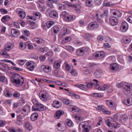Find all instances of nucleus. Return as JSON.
<instances>
[{
	"instance_id": "1",
	"label": "nucleus",
	"mask_w": 132,
	"mask_h": 132,
	"mask_svg": "<svg viewBox=\"0 0 132 132\" xmlns=\"http://www.w3.org/2000/svg\"><path fill=\"white\" fill-rule=\"evenodd\" d=\"M11 80L12 83L16 84V86H19L22 85L24 81L22 76L17 73L13 75L11 78Z\"/></svg>"
},
{
	"instance_id": "2",
	"label": "nucleus",
	"mask_w": 132,
	"mask_h": 132,
	"mask_svg": "<svg viewBox=\"0 0 132 132\" xmlns=\"http://www.w3.org/2000/svg\"><path fill=\"white\" fill-rule=\"evenodd\" d=\"M89 122V121H85L80 123L79 126V129H81L82 128H83L82 132H89L91 126Z\"/></svg>"
},
{
	"instance_id": "3",
	"label": "nucleus",
	"mask_w": 132,
	"mask_h": 132,
	"mask_svg": "<svg viewBox=\"0 0 132 132\" xmlns=\"http://www.w3.org/2000/svg\"><path fill=\"white\" fill-rule=\"evenodd\" d=\"M124 93L127 95H129L132 90V85L127 83H125L123 85Z\"/></svg>"
},
{
	"instance_id": "4",
	"label": "nucleus",
	"mask_w": 132,
	"mask_h": 132,
	"mask_svg": "<svg viewBox=\"0 0 132 132\" xmlns=\"http://www.w3.org/2000/svg\"><path fill=\"white\" fill-rule=\"evenodd\" d=\"M26 65L28 70L30 71H32L34 70L36 64L33 61H28L26 63Z\"/></svg>"
},
{
	"instance_id": "5",
	"label": "nucleus",
	"mask_w": 132,
	"mask_h": 132,
	"mask_svg": "<svg viewBox=\"0 0 132 132\" xmlns=\"http://www.w3.org/2000/svg\"><path fill=\"white\" fill-rule=\"evenodd\" d=\"M105 56V54L102 51H99L94 53L93 55V57L96 59H102Z\"/></svg>"
},
{
	"instance_id": "6",
	"label": "nucleus",
	"mask_w": 132,
	"mask_h": 132,
	"mask_svg": "<svg viewBox=\"0 0 132 132\" xmlns=\"http://www.w3.org/2000/svg\"><path fill=\"white\" fill-rule=\"evenodd\" d=\"M40 68L41 71L46 73L50 72L51 70V67L48 65H42Z\"/></svg>"
},
{
	"instance_id": "7",
	"label": "nucleus",
	"mask_w": 132,
	"mask_h": 132,
	"mask_svg": "<svg viewBox=\"0 0 132 132\" xmlns=\"http://www.w3.org/2000/svg\"><path fill=\"white\" fill-rule=\"evenodd\" d=\"M109 22L111 25L113 26L116 25L118 24V21L116 17L111 16L109 18Z\"/></svg>"
},
{
	"instance_id": "8",
	"label": "nucleus",
	"mask_w": 132,
	"mask_h": 132,
	"mask_svg": "<svg viewBox=\"0 0 132 132\" xmlns=\"http://www.w3.org/2000/svg\"><path fill=\"white\" fill-rule=\"evenodd\" d=\"M98 27V24L96 22L90 23L88 25V28L90 30H93Z\"/></svg>"
},
{
	"instance_id": "9",
	"label": "nucleus",
	"mask_w": 132,
	"mask_h": 132,
	"mask_svg": "<svg viewBox=\"0 0 132 132\" xmlns=\"http://www.w3.org/2000/svg\"><path fill=\"white\" fill-rule=\"evenodd\" d=\"M16 11L18 12L19 16L22 18H24L26 16V13L22 10L20 8H18Z\"/></svg>"
},
{
	"instance_id": "10",
	"label": "nucleus",
	"mask_w": 132,
	"mask_h": 132,
	"mask_svg": "<svg viewBox=\"0 0 132 132\" xmlns=\"http://www.w3.org/2000/svg\"><path fill=\"white\" fill-rule=\"evenodd\" d=\"M110 13L111 15H116L118 17H120L121 16V14L120 12L117 10H111L110 11Z\"/></svg>"
},
{
	"instance_id": "11",
	"label": "nucleus",
	"mask_w": 132,
	"mask_h": 132,
	"mask_svg": "<svg viewBox=\"0 0 132 132\" xmlns=\"http://www.w3.org/2000/svg\"><path fill=\"white\" fill-rule=\"evenodd\" d=\"M123 102L126 105H132V98L130 97H126L123 100Z\"/></svg>"
},
{
	"instance_id": "12",
	"label": "nucleus",
	"mask_w": 132,
	"mask_h": 132,
	"mask_svg": "<svg viewBox=\"0 0 132 132\" xmlns=\"http://www.w3.org/2000/svg\"><path fill=\"white\" fill-rule=\"evenodd\" d=\"M128 25L125 21L122 22L121 26L120 27V30L121 31L124 32L126 31L128 28Z\"/></svg>"
},
{
	"instance_id": "13",
	"label": "nucleus",
	"mask_w": 132,
	"mask_h": 132,
	"mask_svg": "<svg viewBox=\"0 0 132 132\" xmlns=\"http://www.w3.org/2000/svg\"><path fill=\"white\" fill-rule=\"evenodd\" d=\"M12 34L13 36L17 37L20 34L19 31L18 30L12 29L11 30Z\"/></svg>"
},
{
	"instance_id": "14",
	"label": "nucleus",
	"mask_w": 132,
	"mask_h": 132,
	"mask_svg": "<svg viewBox=\"0 0 132 132\" xmlns=\"http://www.w3.org/2000/svg\"><path fill=\"white\" fill-rule=\"evenodd\" d=\"M119 66L117 64L114 63L110 64V70L113 71H116L119 68Z\"/></svg>"
},
{
	"instance_id": "15",
	"label": "nucleus",
	"mask_w": 132,
	"mask_h": 132,
	"mask_svg": "<svg viewBox=\"0 0 132 132\" xmlns=\"http://www.w3.org/2000/svg\"><path fill=\"white\" fill-rule=\"evenodd\" d=\"M86 51V48L85 47L81 48L77 50L76 51V53L77 55L78 56H81Z\"/></svg>"
},
{
	"instance_id": "16",
	"label": "nucleus",
	"mask_w": 132,
	"mask_h": 132,
	"mask_svg": "<svg viewBox=\"0 0 132 132\" xmlns=\"http://www.w3.org/2000/svg\"><path fill=\"white\" fill-rule=\"evenodd\" d=\"M64 113V112L62 110H59L57 111L55 114V118L57 119H59L60 116L63 115Z\"/></svg>"
},
{
	"instance_id": "17",
	"label": "nucleus",
	"mask_w": 132,
	"mask_h": 132,
	"mask_svg": "<svg viewBox=\"0 0 132 132\" xmlns=\"http://www.w3.org/2000/svg\"><path fill=\"white\" fill-rule=\"evenodd\" d=\"M107 105L109 106L110 109L113 110L114 108V105L113 101L111 100H106V101Z\"/></svg>"
},
{
	"instance_id": "18",
	"label": "nucleus",
	"mask_w": 132,
	"mask_h": 132,
	"mask_svg": "<svg viewBox=\"0 0 132 132\" xmlns=\"http://www.w3.org/2000/svg\"><path fill=\"white\" fill-rule=\"evenodd\" d=\"M23 116L19 115L17 116L16 121L17 123L19 125H22L23 121Z\"/></svg>"
},
{
	"instance_id": "19",
	"label": "nucleus",
	"mask_w": 132,
	"mask_h": 132,
	"mask_svg": "<svg viewBox=\"0 0 132 132\" xmlns=\"http://www.w3.org/2000/svg\"><path fill=\"white\" fill-rule=\"evenodd\" d=\"M57 0H47L46 4L48 7L53 8L54 6L52 3L57 2Z\"/></svg>"
},
{
	"instance_id": "20",
	"label": "nucleus",
	"mask_w": 132,
	"mask_h": 132,
	"mask_svg": "<svg viewBox=\"0 0 132 132\" xmlns=\"http://www.w3.org/2000/svg\"><path fill=\"white\" fill-rule=\"evenodd\" d=\"M9 69V67L5 64L2 63H0V69L1 70L5 72Z\"/></svg>"
},
{
	"instance_id": "21",
	"label": "nucleus",
	"mask_w": 132,
	"mask_h": 132,
	"mask_svg": "<svg viewBox=\"0 0 132 132\" xmlns=\"http://www.w3.org/2000/svg\"><path fill=\"white\" fill-rule=\"evenodd\" d=\"M49 15L51 18H55L58 17V14L56 11H52L49 13Z\"/></svg>"
},
{
	"instance_id": "22",
	"label": "nucleus",
	"mask_w": 132,
	"mask_h": 132,
	"mask_svg": "<svg viewBox=\"0 0 132 132\" xmlns=\"http://www.w3.org/2000/svg\"><path fill=\"white\" fill-rule=\"evenodd\" d=\"M83 37L87 40H89L90 39L93 37L92 35L89 33H84L82 35Z\"/></svg>"
},
{
	"instance_id": "23",
	"label": "nucleus",
	"mask_w": 132,
	"mask_h": 132,
	"mask_svg": "<svg viewBox=\"0 0 132 132\" xmlns=\"http://www.w3.org/2000/svg\"><path fill=\"white\" fill-rule=\"evenodd\" d=\"M22 32L23 35L21 36V38L25 40H27V38L25 37L24 35L26 36H29L30 34V32L29 31L27 30L22 31Z\"/></svg>"
},
{
	"instance_id": "24",
	"label": "nucleus",
	"mask_w": 132,
	"mask_h": 132,
	"mask_svg": "<svg viewBox=\"0 0 132 132\" xmlns=\"http://www.w3.org/2000/svg\"><path fill=\"white\" fill-rule=\"evenodd\" d=\"M4 94L5 97H10L12 96L13 93L7 89H5L4 91Z\"/></svg>"
},
{
	"instance_id": "25",
	"label": "nucleus",
	"mask_w": 132,
	"mask_h": 132,
	"mask_svg": "<svg viewBox=\"0 0 132 132\" xmlns=\"http://www.w3.org/2000/svg\"><path fill=\"white\" fill-rule=\"evenodd\" d=\"M73 7L76 12L79 13L81 12V7L79 4H75L73 5Z\"/></svg>"
},
{
	"instance_id": "26",
	"label": "nucleus",
	"mask_w": 132,
	"mask_h": 132,
	"mask_svg": "<svg viewBox=\"0 0 132 132\" xmlns=\"http://www.w3.org/2000/svg\"><path fill=\"white\" fill-rule=\"evenodd\" d=\"M61 103L58 101H54L52 104V105L53 107L57 108L61 107Z\"/></svg>"
},
{
	"instance_id": "27",
	"label": "nucleus",
	"mask_w": 132,
	"mask_h": 132,
	"mask_svg": "<svg viewBox=\"0 0 132 132\" xmlns=\"http://www.w3.org/2000/svg\"><path fill=\"white\" fill-rule=\"evenodd\" d=\"M76 17L74 15H68L66 17L64 18V19L67 21H72L75 19Z\"/></svg>"
},
{
	"instance_id": "28",
	"label": "nucleus",
	"mask_w": 132,
	"mask_h": 132,
	"mask_svg": "<svg viewBox=\"0 0 132 132\" xmlns=\"http://www.w3.org/2000/svg\"><path fill=\"white\" fill-rule=\"evenodd\" d=\"M102 72V71L101 70H97L94 72V75L96 78H99L101 76Z\"/></svg>"
},
{
	"instance_id": "29",
	"label": "nucleus",
	"mask_w": 132,
	"mask_h": 132,
	"mask_svg": "<svg viewBox=\"0 0 132 132\" xmlns=\"http://www.w3.org/2000/svg\"><path fill=\"white\" fill-rule=\"evenodd\" d=\"M62 62L61 60H59L56 61L53 64L54 67L56 69L59 68L60 66V63Z\"/></svg>"
},
{
	"instance_id": "30",
	"label": "nucleus",
	"mask_w": 132,
	"mask_h": 132,
	"mask_svg": "<svg viewBox=\"0 0 132 132\" xmlns=\"http://www.w3.org/2000/svg\"><path fill=\"white\" fill-rule=\"evenodd\" d=\"M34 40L35 42L40 44H43L44 43V40L38 37L35 38Z\"/></svg>"
},
{
	"instance_id": "31",
	"label": "nucleus",
	"mask_w": 132,
	"mask_h": 132,
	"mask_svg": "<svg viewBox=\"0 0 132 132\" xmlns=\"http://www.w3.org/2000/svg\"><path fill=\"white\" fill-rule=\"evenodd\" d=\"M38 114L37 112L33 113L31 116V119L32 121H35L38 118Z\"/></svg>"
},
{
	"instance_id": "32",
	"label": "nucleus",
	"mask_w": 132,
	"mask_h": 132,
	"mask_svg": "<svg viewBox=\"0 0 132 132\" xmlns=\"http://www.w3.org/2000/svg\"><path fill=\"white\" fill-rule=\"evenodd\" d=\"M108 87L106 85L101 86L98 87V89L100 90H106L108 88Z\"/></svg>"
},
{
	"instance_id": "33",
	"label": "nucleus",
	"mask_w": 132,
	"mask_h": 132,
	"mask_svg": "<svg viewBox=\"0 0 132 132\" xmlns=\"http://www.w3.org/2000/svg\"><path fill=\"white\" fill-rule=\"evenodd\" d=\"M40 99L44 101H46L48 98V97L45 94H42L40 95Z\"/></svg>"
},
{
	"instance_id": "34",
	"label": "nucleus",
	"mask_w": 132,
	"mask_h": 132,
	"mask_svg": "<svg viewBox=\"0 0 132 132\" xmlns=\"http://www.w3.org/2000/svg\"><path fill=\"white\" fill-rule=\"evenodd\" d=\"M13 47V46L10 43L8 45H6L4 47L5 50L6 51H9Z\"/></svg>"
},
{
	"instance_id": "35",
	"label": "nucleus",
	"mask_w": 132,
	"mask_h": 132,
	"mask_svg": "<svg viewBox=\"0 0 132 132\" xmlns=\"http://www.w3.org/2000/svg\"><path fill=\"white\" fill-rule=\"evenodd\" d=\"M72 117L75 118L76 120L77 121H81L82 120V117L81 116L79 115H73Z\"/></svg>"
},
{
	"instance_id": "36",
	"label": "nucleus",
	"mask_w": 132,
	"mask_h": 132,
	"mask_svg": "<svg viewBox=\"0 0 132 132\" xmlns=\"http://www.w3.org/2000/svg\"><path fill=\"white\" fill-rule=\"evenodd\" d=\"M10 17L8 15L3 16L1 20L3 22H5L6 21H8L10 19Z\"/></svg>"
},
{
	"instance_id": "37",
	"label": "nucleus",
	"mask_w": 132,
	"mask_h": 132,
	"mask_svg": "<svg viewBox=\"0 0 132 132\" xmlns=\"http://www.w3.org/2000/svg\"><path fill=\"white\" fill-rule=\"evenodd\" d=\"M7 81V78L3 76L2 74L0 73V81L5 83Z\"/></svg>"
},
{
	"instance_id": "38",
	"label": "nucleus",
	"mask_w": 132,
	"mask_h": 132,
	"mask_svg": "<svg viewBox=\"0 0 132 132\" xmlns=\"http://www.w3.org/2000/svg\"><path fill=\"white\" fill-rule=\"evenodd\" d=\"M59 27L57 26H54L52 29V33L53 32L54 34H55L58 33L59 32Z\"/></svg>"
},
{
	"instance_id": "39",
	"label": "nucleus",
	"mask_w": 132,
	"mask_h": 132,
	"mask_svg": "<svg viewBox=\"0 0 132 132\" xmlns=\"http://www.w3.org/2000/svg\"><path fill=\"white\" fill-rule=\"evenodd\" d=\"M22 112H28L30 111V107L27 105L24 106L22 110Z\"/></svg>"
},
{
	"instance_id": "40",
	"label": "nucleus",
	"mask_w": 132,
	"mask_h": 132,
	"mask_svg": "<svg viewBox=\"0 0 132 132\" xmlns=\"http://www.w3.org/2000/svg\"><path fill=\"white\" fill-rule=\"evenodd\" d=\"M54 22L52 21H48L46 24L47 28H50L54 24Z\"/></svg>"
},
{
	"instance_id": "41",
	"label": "nucleus",
	"mask_w": 132,
	"mask_h": 132,
	"mask_svg": "<svg viewBox=\"0 0 132 132\" xmlns=\"http://www.w3.org/2000/svg\"><path fill=\"white\" fill-rule=\"evenodd\" d=\"M25 128L29 130L30 131L32 129V127L31 125L29 123L26 122L25 123Z\"/></svg>"
},
{
	"instance_id": "42",
	"label": "nucleus",
	"mask_w": 132,
	"mask_h": 132,
	"mask_svg": "<svg viewBox=\"0 0 132 132\" xmlns=\"http://www.w3.org/2000/svg\"><path fill=\"white\" fill-rule=\"evenodd\" d=\"M37 106V107L41 109V110L42 111H44L46 109V106L40 103Z\"/></svg>"
},
{
	"instance_id": "43",
	"label": "nucleus",
	"mask_w": 132,
	"mask_h": 132,
	"mask_svg": "<svg viewBox=\"0 0 132 132\" xmlns=\"http://www.w3.org/2000/svg\"><path fill=\"white\" fill-rule=\"evenodd\" d=\"M93 3L92 0H87L86 4L87 6L90 7L93 5Z\"/></svg>"
},
{
	"instance_id": "44",
	"label": "nucleus",
	"mask_w": 132,
	"mask_h": 132,
	"mask_svg": "<svg viewBox=\"0 0 132 132\" xmlns=\"http://www.w3.org/2000/svg\"><path fill=\"white\" fill-rule=\"evenodd\" d=\"M64 39L62 41V42L63 43H64L69 42L71 40V38L70 36H67L64 38Z\"/></svg>"
},
{
	"instance_id": "45",
	"label": "nucleus",
	"mask_w": 132,
	"mask_h": 132,
	"mask_svg": "<svg viewBox=\"0 0 132 132\" xmlns=\"http://www.w3.org/2000/svg\"><path fill=\"white\" fill-rule=\"evenodd\" d=\"M66 48L67 50L70 52H73L75 50V49L73 47L69 45L66 46Z\"/></svg>"
},
{
	"instance_id": "46",
	"label": "nucleus",
	"mask_w": 132,
	"mask_h": 132,
	"mask_svg": "<svg viewBox=\"0 0 132 132\" xmlns=\"http://www.w3.org/2000/svg\"><path fill=\"white\" fill-rule=\"evenodd\" d=\"M128 118V117L127 115H123L120 118V120L123 122L124 121Z\"/></svg>"
},
{
	"instance_id": "47",
	"label": "nucleus",
	"mask_w": 132,
	"mask_h": 132,
	"mask_svg": "<svg viewBox=\"0 0 132 132\" xmlns=\"http://www.w3.org/2000/svg\"><path fill=\"white\" fill-rule=\"evenodd\" d=\"M62 30L64 32L63 35L65 34H68L69 32V29L67 28L63 27L62 28Z\"/></svg>"
},
{
	"instance_id": "48",
	"label": "nucleus",
	"mask_w": 132,
	"mask_h": 132,
	"mask_svg": "<svg viewBox=\"0 0 132 132\" xmlns=\"http://www.w3.org/2000/svg\"><path fill=\"white\" fill-rule=\"evenodd\" d=\"M65 65V69L67 71H69L71 70V67L68 65L67 62H65L64 63Z\"/></svg>"
},
{
	"instance_id": "49",
	"label": "nucleus",
	"mask_w": 132,
	"mask_h": 132,
	"mask_svg": "<svg viewBox=\"0 0 132 132\" xmlns=\"http://www.w3.org/2000/svg\"><path fill=\"white\" fill-rule=\"evenodd\" d=\"M65 122L67 125L69 127H71L72 126V122L71 120H67L65 121Z\"/></svg>"
},
{
	"instance_id": "50",
	"label": "nucleus",
	"mask_w": 132,
	"mask_h": 132,
	"mask_svg": "<svg viewBox=\"0 0 132 132\" xmlns=\"http://www.w3.org/2000/svg\"><path fill=\"white\" fill-rule=\"evenodd\" d=\"M61 123H58L57 124V129L58 130L61 131H63L65 129V128H63L62 129L61 128Z\"/></svg>"
},
{
	"instance_id": "51",
	"label": "nucleus",
	"mask_w": 132,
	"mask_h": 132,
	"mask_svg": "<svg viewBox=\"0 0 132 132\" xmlns=\"http://www.w3.org/2000/svg\"><path fill=\"white\" fill-rule=\"evenodd\" d=\"M63 102L67 105H71V104L70 101L66 99H63L62 100Z\"/></svg>"
},
{
	"instance_id": "52",
	"label": "nucleus",
	"mask_w": 132,
	"mask_h": 132,
	"mask_svg": "<svg viewBox=\"0 0 132 132\" xmlns=\"http://www.w3.org/2000/svg\"><path fill=\"white\" fill-rule=\"evenodd\" d=\"M41 80L45 82L48 84L52 83V82H53V81L41 78Z\"/></svg>"
},
{
	"instance_id": "53",
	"label": "nucleus",
	"mask_w": 132,
	"mask_h": 132,
	"mask_svg": "<svg viewBox=\"0 0 132 132\" xmlns=\"http://www.w3.org/2000/svg\"><path fill=\"white\" fill-rule=\"evenodd\" d=\"M68 14L66 11H63L62 12L61 14V16L64 19V18L66 17Z\"/></svg>"
},
{
	"instance_id": "54",
	"label": "nucleus",
	"mask_w": 132,
	"mask_h": 132,
	"mask_svg": "<svg viewBox=\"0 0 132 132\" xmlns=\"http://www.w3.org/2000/svg\"><path fill=\"white\" fill-rule=\"evenodd\" d=\"M26 61L27 60H20L18 61V63L19 65H23L24 64V63L26 62Z\"/></svg>"
},
{
	"instance_id": "55",
	"label": "nucleus",
	"mask_w": 132,
	"mask_h": 132,
	"mask_svg": "<svg viewBox=\"0 0 132 132\" xmlns=\"http://www.w3.org/2000/svg\"><path fill=\"white\" fill-rule=\"evenodd\" d=\"M93 81L94 82L93 84L95 85L96 88L98 89V87H99L98 86L99 85V84L97 83L98 81L96 79H93Z\"/></svg>"
},
{
	"instance_id": "56",
	"label": "nucleus",
	"mask_w": 132,
	"mask_h": 132,
	"mask_svg": "<svg viewBox=\"0 0 132 132\" xmlns=\"http://www.w3.org/2000/svg\"><path fill=\"white\" fill-rule=\"evenodd\" d=\"M26 45L28 46V48L29 50L33 49V47L32 44L31 43H26Z\"/></svg>"
},
{
	"instance_id": "57",
	"label": "nucleus",
	"mask_w": 132,
	"mask_h": 132,
	"mask_svg": "<svg viewBox=\"0 0 132 132\" xmlns=\"http://www.w3.org/2000/svg\"><path fill=\"white\" fill-rule=\"evenodd\" d=\"M102 0H94L96 5H98L101 4Z\"/></svg>"
},
{
	"instance_id": "58",
	"label": "nucleus",
	"mask_w": 132,
	"mask_h": 132,
	"mask_svg": "<svg viewBox=\"0 0 132 132\" xmlns=\"http://www.w3.org/2000/svg\"><path fill=\"white\" fill-rule=\"evenodd\" d=\"M113 119L112 118H109V119H108L107 121L106 122V123H107V124L108 125V126L110 127V125L111 124L110 123V120H111V121L112 120H113Z\"/></svg>"
},
{
	"instance_id": "59",
	"label": "nucleus",
	"mask_w": 132,
	"mask_h": 132,
	"mask_svg": "<svg viewBox=\"0 0 132 132\" xmlns=\"http://www.w3.org/2000/svg\"><path fill=\"white\" fill-rule=\"evenodd\" d=\"M57 46L56 45H53L52 47V50H53L55 52L57 51H58V49L57 48Z\"/></svg>"
},
{
	"instance_id": "60",
	"label": "nucleus",
	"mask_w": 132,
	"mask_h": 132,
	"mask_svg": "<svg viewBox=\"0 0 132 132\" xmlns=\"http://www.w3.org/2000/svg\"><path fill=\"white\" fill-rule=\"evenodd\" d=\"M13 96L14 97H18L20 96V94L17 92H16L14 93Z\"/></svg>"
},
{
	"instance_id": "61",
	"label": "nucleus",
	"mask_w": 132,
	"mask_h": 132,
	"mask_svg": "<svg viewBox=\"0 0 132 132\" xmlns=\"http://www.w3.org/2000/svg\"><path fill=\"white\" fill-rule=\"evenodd\" d=\"M65 7L63 5L61 4H60L59 5V8L60 10H64L65 9Z\"/></svg>"
},
{
	"instance_id": "62",
	"label": "nucleus",
	"mask_w": 132,
	"mask_h": 132,
	"mask_svg": "<svg viewBox=\"0 0 132 132\" xmlns=\"http://www.w3.org/2000/svg\"><path fill=\"white\" fill-rule=\"evenodd\" d=\"M102 110L103 112H104L107 114H109L111 113L109 111L105 109H102Z\"/></svg>"
},
{
	"instance_id": "63",
	"label": "nucleus",
	"mask_w": 132,
	"mask_h": 132,
	"mask_svg": "<svg viewBox=\"0 0 132 132\" xmlns=\"http://www.w3.org/2000/svg\"><path fill=\"white\" fill-rule=\"evenodd\" d=\"M83 72L85 74H89L90 71L88 69L85 68L84 69Z\"/></svg>"
},
{
	"instance_id": "64",
	"label": "nucleus",
	"mask_w": 132,
	"mask_h": 132,
	"mask_svg": "<svg viewBox=\"0 0 132 132\" xmlns=\"http://www.w3.org/2000/svg\"><path fill=\"white\" fill-rule=\"evenodd\" d=\"M9 130L10 132H16L15 129L12 127H10L9 128Z\"/></svg>"
}]
</instances>
